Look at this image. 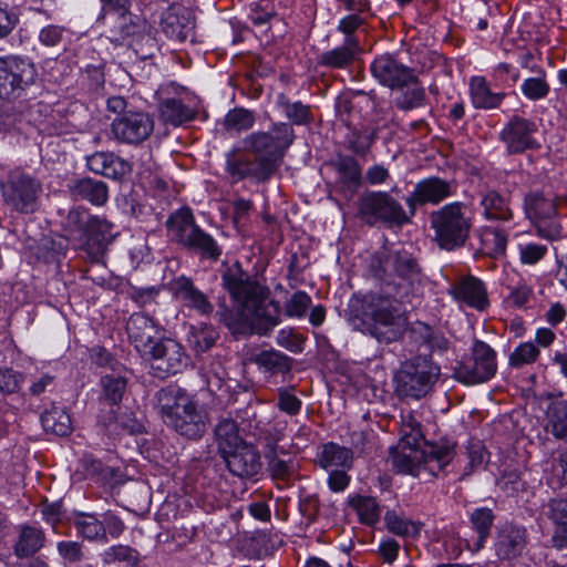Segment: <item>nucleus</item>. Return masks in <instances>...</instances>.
<instances>
[{
  "label": "nucleus",
  "mask_w": 567,
  "mask_h": 567,
  "mask_svg": "<svg viewBox=\"0 0 567 567\" xmlns=\"http://www.w3.org/2000/svg\"><path fill=\"white\" fill-rule=\"evenodd\" d=\"M385 271L386 292L353 297L348 320L354 330L390 343L400 338L406 326L403 305L412 303L420 296L422 276L415 260L406 252L391 255Z\"/></svg>",
  "instance_id": "1"
},
{
  "label": "nucleus",
  "mask_w": 567,
  "mask_h": 567,
  "mask_svg": "<svg viewBox=\"0 0 567 567\" xmlns=\"http://www.w3.org/2000/svg\"><path fill=\"white\" fill-rule=\"evenodd\" d=\"M223 285L240 308L244 322L262 326L265 330L279 323L276 305L269 299L268 290L251 281L239 268H228L223 275Z\"/></svg>",
  "instance_id": "2"
},
{
  "label": "nucleus",
  "mask_w": 567,
  "mask_h": 567,
  "mask_svg": "<svg viewBox=\"0 0 567 567\" xmlns=\"http://www.w3.org/2000/svg\"><path fill=\"white\" fill-rule=\"evenodd\" d=\"M157 406L164 422L188 439L206 432L207 417L196 402L179 388H165L157 393Z\"/></svg>",
  "instance_id": "3"
},
{
  "label": "nucleus",
  "mask_w": 567,
  "mask_h": 567,
  "mask_svg": "<svg viewBox=\"0 0 567 567\" xmlns=\"http://www.w3.org/2000/svg\"><path fill=\"white\" fill-rule=\"evenodd\" d=\"M454 456V444L449 442L429 444L422 450L420 443H412L411 440H400L396 447L391 452L393 466L400 473L413 476H419L422 470L435 475Z\"/></svg>",
  "instance_id": "4"
},
{
  "label": "nucleus",
  "mask_w": 567,
  "mask_h": 567,
  "mask_svg": "<svg viewBox=\"0 0 567 567\" xmlns=\"http://www.w3.org/2000/svg\"><path fill=\"white\" fill-rule=\"evenodd\" d=\"M430 224L436 245L451 251L465 245L473 227V218L464 203L453 202L433 210L430 214Z\"/></svg>",
  "instance_id": "5"
},
{
  "label": "nucleus",
  "mask_w": 567,
  "mask_h": 567,
  "mask_svg": "<svg viewBox=\"0 0 567 567\" xmlns=\"http://www.w3.org/2000/svg\"><path fill=\"white\" fill-rule=\"evenodd\" d=\"M295 138L292 127L287 123L275 124L270 132H257L246 136L244 148L257 156L261 164L260 174L271 176L280 166L282 157Z\"/></svg>",
  "instance_id": "6"
},
{
  "label": "nucleus",
  "mask_w": 567,
  "mask_h": 567,
  "mask_svg": "<svg viewBox=\"0 0 567 567\" xmlns=\"http://www.w3.org/2000/svg\"><path fill=\"white\" fill-rule=\"evenodd\" d=\"M440 367L429 357H414L404 361L394 377L395 392L401 398L420 400L433 388Z\"/></svg>",
  "instance_id": "7"
},
{
  "label": "nucleus",
  "mask_w": 567,
  "mask_h": 567,
  "mask_svg": "<svg viewBox=\"0 0 567 567\" xmlns=\"http://www.w3.org/2000/svg\"><path fill=\"white\" fill-rule=\"evenodd\" d=\"M167 230L173 240L206 257L217 259L221 254L216 240L194 223L188 208H182L168 218Z\"/></svg>",
  "instance_id": "8"
},
{
  "label": "nucleus",
  "mask_w": 567,
  "mask_h": 567,
  "mask_svg": "<svg viewBox=\"0 0 567 567\" xmlns=\"http://www.w3.org/2000/svg\"><path fill=\"white\" fill-rule=\"evenodd\" d=\"M524 213L536 227L538 236L554 240L561 236L556 197L544 189L530 190L524 197Z\"/></svg>",
  "instance_id": "9"
},
{
  "label": "nucleus",
  "mask_w": 567,
  "mask_h": 567,
  "mask_svg": "<svg viewBox=\"0 0 567 567\" xmlns=\"http://www.w3.org/2000/svg\"><path fill=\"white\" fill-rule=\"evenodd\" d=\"M497 370L496 352L485 342L476 340L471 357L454 368V378L466 385L492 379Z\"/></svg>",
  "instance_id": "10"
},
{
  "label": "nucleus",
  "mask_w": 567,
  "mask_h": 567,
  "mask_svg": "<svg viewBox=\"0 0 567 567\" xmlns=\"http://www.w3.org/2000/svg\"><path fill=\"white\" fill-rule=\"evenodd\" d=\"M360 214L370 225L379 221L402 226L410 223L411 215L386 192H371L360 200Z\"/></svg>",
  "instance_id": "11"
},
{
  "label": "nucleus",
  "mask_w": 567,
  "mask_h": 567,
  "mask_svg": "<svg viewBox=\"0 0 567 567\" xmlns=\"http://www.w3.org/2000/svg\"><path fill=\"white\" fill-rule=\"evenodd\" d=\"M34 65L25 59L8 55L0 58V97H18L35 79Z\"/></svg>",
  "instance_id": "12"
},
{
  "label": "nucleus",
  "mask_w": 567,
  "mask_h": 567,
  "mask_svg": "<svg viewBox=\"0 0 567 567\" xmlns=\"http://www.w3.org/2000/svg\"><path fill=\"white\" fill-rule=\"evenodd\" d=\"M1 189L4 203L13 209L24 214L35 210L41 184L32 176L21 172L11 173Z\"/></svg>",
  "instance_id": "13"
},
{
  "label": "nucleus",
  "mask_w": 567,
  "mask_h": 567,
  "mask_svg": "<svg viewBox=\"0 0 567 567\" xmlns=\"http://www.w3.org/2000/svg\"><path fill=\"white\" fill-rule=\"evenodd\" d=\"M143 358L151 362L153 374L161 379L182 372L189 361L183 346L169 338L159 339Z\"/></svg>",
  "instance_id": "14"
},
{
  "label": "nucleus",
  "mask_w": 567,
  "mask_h": 567,
  "mask_svg": "<svg viewBox=\"0 0 567 567\" xmlns=\"http://www.w3.org/2000/svg\"><path fill=\"white\" fill-rule=\"evenodd\" d=\"M537 125L529 118L512 116L499 132V140L509 154L523 153L539 147L536 141Z\"/></svg>",
  "instance_id": "15"
},
{
  "label": "nucleus",
  "mask_w": 567,
  "mask_h": 567,
  "mask_svg": "<svg viewBox=\"0 0 567 567\" xmlns=\"http://www.w3.org/2000/svg\"><path fill=\"white\" fill-rule=\"evenodd\" d=\"M153 128V120L144 112H126L112 123L115 138L127 144H138L145 141L152 134Z\"/></svg>",
  "instance_id": "16"
},
{
  "label": "nucleus",
  "mask_w": 567,
  "mask_h": 567,
  "mask_svg": "<svg viewBox=\"0 0 567 567\" xmlns=\"http://www.w3.org/2000/svg\"><path fill=\"white\" fill-rule=\"evenodd\" d=\"M452 186L439 177L425 178L416 183L413 192L405 198L410 215L414 216L417 205H436L452 196Z\"/></svg>",
  "instance_id": "17"
},
{
  "label": "nucleus",
  "mask_w": 567,
  "mask_h": 567,
  "mask_svg": "<svg viewBox=\"0 0 567 567\" xmlns=\"http://www.w3.org/2000/svg\"><path fill=\"white\" fill-rule=\"evenodd\" d=\"M371 72L381 84L391 89L409 85L414 81L413 72L389 54L375 58Z\"/></svg>",
  "instance_id": "18"
},
{
  "label": "nucleus",
  "mask_w": 567,
  "mask_h": 567,
  "mask_svg": "<svg viewBox=\"0 0 567 567\" xmlns=\"http://www.w3.org/2000/svg\"><path fill=\"white\" fill-rule=\"evenodd\" d=\"M168 290L183 306L190 308L202 316H208L214 307L207 296L195 287L190 278L179 276L168 282Z\"/></svg>",
  "instance_id": "19"
},
{
  "label": "nucleus",
  "mask_w": 567,
  "mask_h": 567,
  "mask_svg": "<svg viewBox=\"0 0 567 567\" xmlns=\"http://www.w3.org/2000/svg\"><path fill=\"white\" fill-rule=\"evenodd\" d=\"M126 331L135 349L144 357L157 343L159 328L144 313H133L127 323Z\"/></svg>",
  "instance_id": "20"
},
{
  "label": "nucleus",
  "mask_w": 567,
  "mask_h": 567,
  "mask_svg": "<svg viewBox=\"0 0 567 567\" xmlns=\"http://www.w3.org/2000/svg\"><path fill=\"white\" fill-rule=\"evenodd\" d=\"M457 301L466 303L476 310H485L489 306L487 291L483 281L473 276L460 278L450 290Z\"/></svg>",
  "instance_id": "21"
},
{
  "label": "nucleus",
  "mask_w": 567,
  "mask_h": 567,
  "mask_svg": "<svg viewBox=\"0 0 567 567\" xmlns=\"http://www.w3.org/2000/svg\"><path fill=\"white\" fill-rule=\"evenodd\" d=\"M223 457L228 470L239 477H252L259 473L261 467L258 451L247 443L223 455Z\"/></svg>",
  "instance_id": "22"
},
{
  "label": "nucleus",
  "mask_w": 567,
  "mask_h": 567,
  "mask_svg": "<svg viewBox=\"0 0 567 567\" xmlns=\"http://www.w3.org/2000/svg\"><path fill=\"white\" fill-rule=\"evenodd\" d=\"M527 544V532L523 527L506 525L498 533L494 544L499 559L511 560L522 555Z\"/></svg>",
  "instance_id": "23"
},
{
  "label": "nucleus",
  "mask_w": 567,
  "mask_h": 567,
  "mask_svg": "<svg viewBox=\"0 0 567 567\" xmlns=\"http://www.w3.org/2000/svg\"><path fill=\"white\" fill-rule=\"evenodd\" d=\"M86 166L95 174L115 179L124 177L132 169L128 162L107 152H96L87 156Z\"/></svg>",
  "instance_id": "24"
},
{
  "label": "nucleus",
  "mask_w": 567,
  "mask_h": 567,
  "mask_svg": "<svg viewBox=\"0 0 567 567\" xmlns=\"http://www.w3.org/2000/svg\"><path fill=\"white\" fill-rule=\"evenodd\" d=\"M359 42L353 35L346 37L341 47L322 53L319 64L333 69H343L350 65L359 53Z\"/></svg>",
  "instance_id": "25"
},
{
  "label": "nucleus",
  "mask_w": 567,
  "mask_h": 567,
  "mask_svg": "<svg viewBox=\"0 0 567 567\" xmlns=\"http://www.w3.org/2000/svg\"><path fill=\"white\" fill-rule=\"evenodd\" d=\"M112 228L113 225L107 220L93 216L81 246H86L89 251L94 250L95 256L102 255L112 239Z\"/></svg>",
  "instance_id": "26"
},
{
  "label": "nucleus",
  "mask_w": 567,
  "mask_h": 567,
  "mask_svg": "<svg viewBox=\"0 0 567 567\" xmlns=\"http://www.w3.org/2000/svg\"><path fill=\"white\" fill-rule=\"evenodd\" d=\"M470 93L474 107L483 110L497 109L505 97V93L493 92L483 76L470 80Z\"/></svg>",
  "instance_id": "27"
},
{
  "label": "nucleus",
  "mask_w": 567,
  "mask_h": 567,
  "mask_svg": "<svg viewBox=\"0 0 567 567\" xmlns=\"http://www.w3.org/2000/svg\"><path fill=\"white\" fill-rule=\"evenodd\" d=\"M226 171L235 182L246 177H251L258 182H264L270 177L260 174L261 164L258 161L254 163L246 157L238 156L236 152H230L227 154Z\"/></svg>",
  "instance_id": "28"
},
{
  "label": "nucleus",
  "mask_w": 567,
  "mask_h": 567,
  "mask_svg": "<svg viewBox=\"0 0 567 567\" xmlns=\"http://www.w3.org/2000/svg\"><path fill=\"white\" fill-rule=\"evenodd\" d=\"M338 184L343 192L353 195L360 187L362 181L361 167L358 162L349 156H341L336 162Z\"/></svg>",
  "instance_id": "29"
},
{
  "label": "nucleus",
  "mask_w": 567,
  "mask_h": 567,
  "mask_svg": "<svg viewBox=\"0 0 567 567\" xmlns=\"http://www.w3.org/2000/svg\"><path fill=\"white\" fill-rule=\"evenodd\" d=\"M318 464L326 471L350 468L352 464L351 450L336 443H327L317 455Z\"/></svg>",
  "instance_id": "30"
},
{
  "label": "nucleus",
  "mask_w": 567,
  "mask_h": 567,
  "mask_svg": "<svg viewBox=\"0 0 567 567\" xmlns=\"http://www.w3.org/2000/svg\"><path fill=\"white\" fill-rule=\"evenodd\" d=\"M481 206L483 208V216L487 220L507 221L514 215L508 200L493 189L482 195Z\"/></svg>",
  "instance_id": "31"
},
{
  "label": "nucleus",
  "mask_w": 567,
  "mask_h": 567,
  "mask_svg": "<svg viewBox=\"0 0 567 567\" xmlns=\"http://www.w3.org/2000/svg\"><path fill=\"white\" fill-rule=\"evenodd\" d=\"M44 543L45 535L42 529L24 525L14 545V555L19 558L33 556L44 546Z\"/></svg>",
  "instance_id": "32"
},
{
  "label": "nucleus",
  "mask_w": 567,
  "mask_h": 567,
  "mask_svg": "<svg viewBox=\"0 0 567 567\" xmlns=\"http://www.w3.org/2000/svg\"><path fill=\"white\" fill-rule=\"evenodd\" d=\"M71 189L74 196L85 199L96 206L104 205L109 197L106 184L102 181H94L92 178H82L76 181Z\"/></svg>",
  "instance_id": "33"
},
{
  "label": "nucleus",
  "mask_w": 567,
  "mask_h": 567,
  "mask_svg": "<svg viewBox=\"0 0 567 567\" xmlns=\"http://www.w3.org/2000/svg\"><path fill=\"white\" fill-rule=\"evenodd\" d=\"M73 525L76 533L91 542L107 543L105 537V526L102 520L93 514L79 513L73 518Z\"/></svg>",
  "instance_id": "34"
},
{
  "label": "nucleus",
  "mask_w": 567,
  "mask_h": 567,
  "mask_svg": "<svg viewBox=\"0 0 567 567\" xmlns=\"http://www.w3.org/2000/svg\"><path fill=\"white\" fill-rule=\"evenodd\" d=\"M549 518L556 525L553 545L560 549L567 544V499H553L549 503Z\"/></svg>",
  "instance_id": "35"
},
{
  "label": "nucleus",
  "mask_w": 567,
  "mask_h": 567,
  "mask_svg": "<svg viewBox=\"0 0 567 567\" xmlns=\"http://www.w3.org/2000/svg\"><path fill=\"white\" fill-rule=\"evenodd\" d=\"M215 436L221 455L245 444L239 435L237 423L229 419L221 420L217 424Z\"/></svg>",
  "instance_id": "36"
},
{
  "label": "nucleus",
  "mask_w": 567,
  "mask_h": 567,
  "mask_svg": "<svg viewBox=\"0 0 567 567\" xmlns=\"http://www.w3.org/2000/svg\"><path fill=\"white\" fill-rule=\"evenodd\" d=\"M348 504L357 513L361 523L374 525L381 515L380 506L375 498L370 496L354 495L348 498Z\"/></svg>",
  "instance_id": "37"
},
{
  "label": "nucleus",
  "mask_w": 567,
  "mask_h": 567,
  "mask_svg": "<svg viewBox=\"0 0 567 567\" xmlns=\"http://www.w3.org/2000/svg\"><path fill=\"white\" fill-rule=\"evenodd\" d=\"M190 22L186 19L182 9L172 7L164 14L163 30L171 38L183 41L190 31Z\"/></svg>",
  "instance_id": "38"
},
{
  "label": "nucleus",
  "mask_w": 567,
  "mask_h": 567,
  "mask_svg": "<svg viewBox=\"0 0 567 567\" xmlns=\"http://www.w3.org/2000/svg\"><path fill=\"white\" fill-rule=\"evenodd\" d=\"M494 519V515L492 509L487 507L476 508L471 515V523L474 530L477 533L478 537L473 544H467V547L477 551L483 548L484 543L489 535V529L492 527Z\"/></svg>",
  "instance_id": "39"
},
{
  "label": "nucleus",
  "mask_w": 567,
  "mask_h": 567,
  "mask_svg": "<svg viewBox=\"0 0 567 567\" xmlns=\"http://www.w3.org/2000/svg\"><path fill=\"white\" fill-rule=\"evenodd\" d=\"M546 430L556 439L567 440V401H558L549 405Z\"/></svg>",
  "instance_id": "40"
},
{
  "label": "nucleus",
  "mask_w": 567,
  "mask_h": 567,
  "mask_svg": "<svg viewBox=\"0 0 567 567\" xmlns=\"http://www.w3.org/2000/svg\"><path fill=\"white\" fill-rule=\"evenodd\" d=\"M102 13L100 20L105 19L106 14L113 13L121 20L118 35L125 38L133 33L132 27L127 24L131 21L130 2L127 0H101Z\"/></svg>",
  "instance_id": "41"
},
{
  "label": "nucleus",
  "mask_w": 567,
  "mask_h": 567,
  "mask_svg": "<svg viewBox=\"0 0 567 567\" xmlns=\"http://www.w3.org/2000/svg\"><path fill=\"white\" fill-rule=\"evenodd\" d=\"M159 117L174 126L193 118L192 111L177 99H166L158 106Z\"/></svg>",
  "instance_id": "42"
},
{
  "label": "nucleus",
  "mask_w": 567,
  "mask_h": 567,
  "mask_svg": "<svg viewBox=\"0 0 567 567\" xmlns=\"http://www.w3.org/2000/svg\"><path fill=\"white\" fill-rule=\"evenodd\" d=\"M389 532L402 537H416L422 529V523L409 519L394 511H389L384 516Z\"/></svg>",
  "instance_id": "43"
},
{
  "label": "nucleus",
  "mask_w": 567,
  "mask_h": 567,
  "mask_svg": "<svg viewBox=\"0 0 567 567\" xmlns=\"http://www.w3.org/2000/svg\"><path fill=\"white\" fill-rule=\"evenodd\" d=\"M254 361L260 369L272 373H287L291 369V358L276 350L261 351Z\"/></svg>",
  "instance_id": "44"
},
{
  "label": "nucleus",
  "mask_w": 567,
  "mask_h": 567,
  "mask_svg": "<svg viewBox=\"0 0 567 567\" xmlns=\"http://www.w3.org/2000/svg\"><path fill=\"white\" fill-rule=\"evenodd\" d=\"M533 299V287L526 280L520 279L516 284L508 285V295L504 302L507 307L524 309L529 307Z\"/></svg>",
  "instance_id": "45"
},
{
  "label": "nucleus",
  "mask_w": 567,
  "mask_h": 567,
  "mask_svg": "<svg viewBox=\"0 0 567 567\" xmlns=\"http://www.w3.org/2000/svg\"><path fill=\"white\" fill-rule=\"evenodd\" d=\"M41 421L47 431L61 436L69 434L72 427L70 415L59 408H53L43 413Z\"/></svg>",
  "instance_id": "46"
},
{
  "label": "nucleus",
  "mask_w": 567,
  "mask_h": 567,
  "mask_svg": "<svg viewBox=\"0 0 567 567\" xmlns=\"http://www.w3.org/2000/svg\"><path fill=\"white\" fill-rule=\"evenodd\" d=\"M126 379L117 374H105L101 378L102 396L112 404H118L126 391Z\"/></svg>",
  "instance_id": "47"
},
{
  "label": "nucleus",
  "mask_w": 567,
  "mask_h": 567,
  "mask_svg": "<svg viewBox=\"0 0 567 567\" xmlns=\"http://www.w3.org/2000/svg\"><path fill=\"white\" fill-rule=\"evenodd\" d=\"M92 217L85 209L73 208L65 218V229L80 243L84 241V235L87 233Z\"/></svg>",
  "instance_id": "48"
},
{
  "label": "nucleus",
  "mask_w": 567,
  "mask_h": 567,
  "mask_svg": "<svg viewBox=\"0 0 567 567\" xmlns=\"http://www.w3.org/2000/svg\"><path fill=\"white\" fill-rule=\"evenodd\" d=\"M217 337L218 334L213 327L203 324L192 328L188 336V342L196 352L200 353L212 348Z\"/></svg>",
  "instance_id": "49"
},
{
  "label": "nucleus",
  "mask_w": 567,
  "mask_h": 567,
  "mask_svg": "<svg viewBox=\"0 0 567 567\" xmlns=\"http://www.w3.org/2000/svg\"><path fill=\"white\" fill-rule=\"evenodd\" d=\"M538 355L539 350L533 342H522L509 354L508 363L511 367L519 369L534 363Z\"/></svg>",
  "instance_id": "50"
},
{
  "label": "nucleus",
  "mask_w": 567,
  "mask_h": 567,
  "mask_svg": "<svg viewBox=\"0 0 567 567\" xmlns=\"http://www.w3.org/2000/svg\"><path fill=\"white\" fill-rule=\"evenodd\" d=\"M254 123V114L245 109L230 110L225 117L226 130L235 133L249 130Z\"/></svg>",
  "instance_id": "51"
},
{
  "label": "nucleus",
  "mask_w": 567,
  "mask_h": 567,
  "mask_svg": "<svg viewBox=\"0 0 567 567\" xmlns=\"http://www.w3.org/2000/svg\"><path fill=\"white\" fill-rule=\"evenodd\" d=\"M482 245L488 255L497 258L506 250L507 237L498 229H486L482 235Z\"/></svg>",
  "instance_id": "52"
},
{
  "label": "nucleus",
  "mask_w": 567,
  "mask_h": 567,
  "mask_svg": "<svg viewBox=\"0 0 567 567\" xmlns=\"http://www.w3.org/2000/svg\"><path fill=\"white\" fill-rule=\"evenodd\" d=\"M522 92L527 99L536 101L549 93V85L545 76L528 78L522 84Z\"/></svg>",
  "instance_id": "53"
},
{
  "label": "nucleus",
  "mask_w": 567,
  "mask_h": 567,
  "mask_svg": "<svg viewBox=\"0 0 567 567\" xmlns=\"http://www.w3.org/2000/svg\"><path fill=\"white\" fill-rule=\"evenodd\" d=\"M310 305V296L305 291H297L286 302L285 311L286 315L290 318H301Z\"/></svg>",
  "instance_id": "54"
},
{
  "label": "nucleus",
  "mask_w": 567,
  "mask_h": 567,
  "mask_svg": "<svg viewBox=\"0 0 567 567\" xmlns=\"http://www.w3.org/2000/svg\"><path fill=\"white\" fill-rule=\"evenodd\" d=\"M23 375L9 368H0V392L12 394L20 390L23 383Z\"/></svg>",
  "instance_id": "55"
},
{
  "label": "nucleus",
  "mask_w": 567,
  "mask_h": 567,
  "mask_svg": "<svg viewBox=\"0 0 567 567\" xmlns=\"http://www.w3.org/2000/svg\"><path fill=\"white\" fill-rule=\"evenodd\" d=\"M104 561L106 564H113L116 561H126L131 565H136L137 557L135 555V550H133L131 547L123 546V545H116V546L110 547L104 553Z\"/></svg>",
  "instance_id": "56"
},
{
  "label": "nucleus",
  "mask_w": 567,
  "mask_h": 567,
  "mask_svg": "<svg viewBox=\"0 0 567 567\" xmlns=\"http://www.w3.org/2000/svg\"><path fill=\"white\" fill-rule=\"evenodd\" d=\"M412 83L411 87L404 92L402 99L399 102V105L404 110H411L415 107H420L423 105L425 91L422 86H419L415 83V80Z\"/></svg>",
  "instance_id": "57"
},
{
  "label": "nucleus",
  "mask_w": 567,
  "mask_h": 567,
  "mask_svg": "<svg viewBox=\"0 0 567 567\" xmlns=\"http://www.w3.org/2000/svg\"><path fill=\"white\" fill-rule=\"evenodd\" d=\"M302 402L298 399L291 391L287 389L278 390V403L277 406L280 411L289 414L296 415L301 410Z\"/></svg>",
  "instance_id": "58"
},
{
  "label": "nucleus",
  "mask_w": 567,
  "mask_h": 567,
  "mask_svg": "<svg viewBox=\"0 0 567 567\" xmlns=\"http://www.w3.org/2000/svg\"><path fill=\"white\" fill-rule=\"evenodd\" d=\"M286 116L297 125H302L311 121L310 110L301 102L284 103Z\"/></svg>",
  "instance_id": "59"
},
{
  "label": "nucleus",
  "mask_w": 567,
  "mask_h": 567,
  "mask_svg": "<svg viewBox=\"0 0 567 567\" xmlns=\"http://www.w3.org/2000/svg\"><path fill=\"white\" fill-rule=\"evenodd\" d=\"M547 246L539 244H526L519 246V259L524 265H535L544 258Z\"/></svg>",
  "instance_id": "60"
},
{
  "label": "nucleus",
  "mask_w": 567,
  "mask_h": 567,
  "mask_svg": "<svg viewBox=\"0 0 567 567\" xmlns=\"http://www.w3.org/2000/svg\"><path fill=\"white\" fill-rule=\"evenodd\" d=\"M402 436L400 440H411L412 443H420L422 439V433L420 430L419 421L412 415L408 413L406 415H402Z\"/></svg>",
  "instance_id": "61"
},
{
  "label": "nucleus",
  "mask_w": 567,
  "mask_h": 567,
  "mask_svg": "<svg viewBox=\"0 0 567 567\" xmlns=\"http://www.w3.org/2000/svg\"><path fill=\"white\" fill-rule=\"evenodd\" d=\"M59 555L69 563H78L82 559L81 544L72 540H62L56 544Z\"/></svg>",
  "instance_id": "62"
},
{
  "label": "nucleus",
  "mask_w": 567,
  "mask_h": 567,
  "mask_svg": "<svg viewBox=\"0 0 567 567\" xmlns=\"http://www.w3.org/2000/svg\"><path fill=\"white\" fill-rule=\"evenodd\" d=\"M276 341L280 347L291 352L298 353L302 351V339L291 330H280L276 337Z\"/></svg>",
  "instance_id": "63"
},
{
  "label": "nucleus",
  "mask_w": 567,
  "mask_h": 567,
  "mask_svg": "<svg viewBox=\"0 0 567 567\" xmlns=\"http://www.w3.org/2000/svg\"><path fill=\"white\" fill-rule=\"evenodd\" d=\"M346 470L347 468L332 470L330 472L328 477V486L332 492L339 493L348 487L350 483V476L346 473Z\"/></svg>",
  "instance_id": "64"
}]
</instances>
